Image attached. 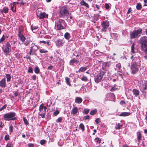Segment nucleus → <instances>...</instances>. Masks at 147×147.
<instances>
[{
	"label": "nucleus",
	"instance_id": "f257e3e1",
	"mask_svg": "<svg viewBox=\"0 0 147 147\" xmlns=\"http://www.w3.org/2000/svg\"><path fill=\"white\" fill-rule=\"evenodd\" d=\"M140 66V63H137L136 62H132L131 63L130 68L131 73L132 74H136L139 70V67Z\"/></svg>",
	"mask_w": 147,
	"mask_h": 147
},
{
	"label": "nucleus",
	"instance_id": "f03ea898",
	"mask_svg": "<svg viewBox=\"0 0 147 147\" xmlns=\"http://www.w3.org/2000/svg\"><path fill=\"white\" fill-rule=\"evenodd\" d=\"M15 113L14 112H10L4 114V119L5 120L10 121L14 120L16 119L15 117Z\"/></svg>",
	"mask_w": 147,
	"mask_h": 147
},
{
	"label": "nucleus",
	"instance_id": "7ed1b4c3",
	"mask_svg": "<svg viewBox=\"0 0 147 147\" xmlns=\"http://www.w3.org/2000/svg\"><path fill=\"white\" fill-rule=\"evenodd\" d=\"M142 30L141 28L135 30L130 33V37L131 38H134L139 37L141 34Z\"/></svg>",
	"mask_w": 147,
	"mask_h": 147
},
{
	"label": "nucleus",
	"instance_id": "20e7f679",
	"mask_svg": "<svg viewBox=\"0 0 147 147\" xmlns=\"http://www.w3.org/2000/svg\"><path fill=\"white\" fill-rule=\"evenodd\" d=\"M104 74V72L102 71H99L95 73L94 76V79L96 82L98 83L100 81Z\"/></svg>",
	"mask_w": 147,
	"mask_h": 147
},
{
	"label": "nucleus",
	"instance_id": "39448f33",
	"mask_svg": "<svg viewBox=\"0 0 147 147\" xmlns=\"http://www.w3.org/2000/svg\"><path fill=\"white\" fill-rule=\"evenodd\" d=\"M69 14V12L66 7L64 6L61 8L59 14L60 17L67 16Z\"/></svg>",
	"mask_w": 147,
	"mask_h": 147
},
{
	"label": "nucleus",
	"instance_id": "423d86ee",
	"mask_svg": "<svg viewBox=\"0 0 147 147\" xmlns=\"http://www.w3.org/2000/svg\"><path fill=\"white\" fill-rule=\"evenodd\" d=\"M32 46L30 47V55H36V52L39 49L38 47L35 45V44L32 43Z\"/></svg>",
	"mask_w": 147,
	"mask_h": 147
},
{
	"label": "nucleus",
	"instance_id": "0eeeda50",
	"mask_svg": "<svg viewBox=\"0 0 147 147\" xmlns=\"http://www.w3.org/2000/svg\"><path fill=\"white\" fill-rule=\"evenodd\" d=\"M10 48H11V46L10 43L8 42H7L3 46L2 49L5 53H9V49Z\"/></svg>",
	"mask_w": 147,
	"mask_h": 147
},
{
	"label": "nucleus",
	"instance_id": "6e6552de",
	"mask_svg": "<svg viewBox=\"0 0 147 147\" xmlns=\"http://www.w3.org/2000/svg\"><path fill=\"white\" fill-rule=\"evenodd\" d=\"M102 28L101 31L104 32H105L109 26V22L107 21H104L102 24Z\"/></svg>",
	"mask_w": 147,
	"mask_h": 147
},
{
	"label": "nucleus",
	"instance_id": "1a4fd4ad",
	"mask_svg": "<svg viewBox=\"0 0 147 147\" xmlns=\"http://www.w3.org/2000/svg\"><path fill=\"white\" fill-rule=\"evenodd\" d=\"M64 21L63 20H60L57 21L56 24L57 29L60 30L63 29V27L62 26V24L63 23Z\"/></svg>",
	"mask_w": 147,
	"mask_h": 147
},
{
	"label": "nucleus",
	"instance_id": "9d476101",
	"mask_svg": "<svg viewBox=\"0 0 147 147\" xmlns=\"http://www.w3.org/2000/svg\"><path fill=\"white\" fill-rule=\"evenodd\" d=\"M22 30H21L20 28L19 29V32L18 33V36L20 38V40L23 42H24L26 40V38L23 35L22 33Z\"/></svg>",
	"mask_w": 147,
	"mask_h": 147
},
{
	"label": "nucleus",
	"instance_id": "9b49d317",
	"mask_svg": "<svg viewBox=\"0 0 147 147\" xmlns=\"http://www.w3.org/2000/svg\"><path fill=\"white\" fill-rule=\"evenodd\" d=\"M147 81H144V83H143L140 85V90L142 91H144L147 89Z\"/></svg>",
	"mask_w": 147,
	"mask_h": 147
},
{
	"label": "nucleus",
	"instance_id": "f8f14e48",
	"mask_svg": "<svg viewBox=\"0 0 147 147\" xmlns=\"http://www.w3.org/2000/svg\"><path fill=\"white\" fill-rule=\"evenodd\" d=\"M37 16L40 19H43L46 17V13L44 12L42 13L38 11L37 13Z\"/></svg>",
	"mask_w": 147,
	"mask_h": 147
},
{
	"label": "nucleus",
	"instance_id": "ddd939ff",
	"mask_svg": "<svg viewBox=\"0 0 147 147\" xmlns=\"http://www.w3.org/2000/svg\"><path fill=\"white\" fill-rule=\"evenodd\" d=\"M78 108L75 107H74L71 111V113L74 115H76L78 112Z\"/></svg>",
	"mask_w": 147,
	"mask_h": 147
},
{
	"label": "nucleus",
	"instance_id": "4468645a",
	"mask_svg": "<svg viewBox=\"0 0 147 147\" xmlns=\"http://www.w3.org/2000/svg\"><path fill=\"white\" fill-rule=\"evenodd\" d=\"M64 41L62 40L59 39L56 41V45L57 47H59L63 45Z\"/></svg>",
	"mask_w": 147,
	"mask_h": 147
},
{
	"label": "nucleus",
	"instance_id": "2eb2a0df",
	"mask_svg": "<svg viewBox=\"0 0 147 147\" xmlns=\"http://www.w3.org/2000/svg\"><path fill=\"white\" fill-rule=\"evenodd\" d=\"M47 108L46 107L43 106V104H42L40 106L39 111L40 112H42L45 113Z\"/></svg>",
	"mask_w": 147,
	"mask_h": 147
},
{
	"label": "nucleus",
	"instance_id": "dca6fc26",
	"mask_svg": "<svg viewBox=\"0 0 147 147\" xmlns=\"http://www.w3.org/2000/svg\"><path fill=\"white\" fill-rule=\"evenodd\" d=\"M6 86L5 80L2 79L0 81V86L2 88L5 87Z\"/></svg>",
	"mask_w": 147,
	"mask_h": 147
},
{
	"label": "nucleus",
	"instance_id": "f3484780",
	"mask_svg": "<svg viewBox=\"0 0 147 147\" xmlns=\"http://www.w3.org/2000/svg\"><path fill=\"white\" fill-rule=\"evenodd\" d=\"M79 62V61L74 58L71 60L70 62V65H73L74 64H77Z\"/></svg>",
	"mask_w": 147,
	"mask_h": 147
},
{
	"label": "nucleus",
	"instance_id": "a211bd4d",
	"mask_svg": "<svg viewBox=\"0 0 147 147\" xmlns=\"http://www.w3.org/2000/svg\"><path fill=\"white\" fill-rule=\"evenodd\" d=\"M82 101V99L80 97H77L76 98L75 102L78 104L81 103Z\"/></svg>",
	"mask_w": 147,
	"mask_h": 147
},
{
	"label": "nucleus",
	"instance_id": "6ab92c4d",
	"mask_svg": "<svg viewBox=\"0 0 147 147\" xmlns=\"http://www.w3.org/2000/svg\"><path fill=\"white\" fill-rule=\"evenodd\" d=\"M9 9L8 7H4L3 9L1 10V12H4L5 13H7L8 12Z\"/></svg>",
	"mask_w": 147,
	"mask_h": 147
},
{
	"label": "nucleus",
	"instance_id": "aec40b11",
	"mask_svg": "<svg viewBox=\"0 0 147 147\" xmlns=\"http://www.w3.org/2000/svg\"><path fill=\"white\" fill-rule=\"evenodd\" d=\"M10 7L11 8V9L13 12H15L16 10V6L15 4L11 3L10 4Z\"/></svg>",
	"mask_w": 147,
	"mask_h": 147
},
{
	"label": "nucleus",
	"instance_id": "412c9836",
	"mask_svg": "<svg viewBox=\"0 0 147 147\" xmlns=\"http://www.w3.org/2000/svg\"><path fill=\"white\" fill-rule=\"evenodd\" d=\"M130 113L128 112H122L119 115L121 116H127L130 115Z\"/></svg>",
	"mask_w": 147,
	"mask_h": 147
},
{
	"label": "nucleus",
	"instance_id": "4be33fe9",
	"mask_svg": "<svg viewBox=\"0 0 147 147\" xmlns=\"http://www.w3.org/2000/svg\"><path fill=\"white\" fill-rule=\"evenodd\" d=\"M80 3L81 5H84L88 8H89V6L88 5L87 3H86V2L83 0H82L80 2Z\"/></svg>",
	"mask_w": 147,
	"mask_h": 147
},
{
	"label": "nucleus",
	"instance_id": "5701e85b",
	"mask_svg": "<svg viewBox=\"0 0 147 147\" xmlns=\"http://www.w3.org/2000/svg\"><path fill=\"white\" fill-rule=\"evenodd\" d=\"M133 92L134 94L136 96H138L139 94V91L136 89H134L133 90Z\"/></svg>",
	"mask_w": 147,
	"mask_h": 147
},
{
	"label": "nucleus",
	"instance_id": "b1692460",
	"mask_svg": "<svg viewBox=\"0 0 147 147\" xmlns=\"http://www.w3.org/2000/svg\"><path fill=\"white\" fill-rule=\"evenodd\" d=\"M34 72L36 74H38L40 72V69L38 66H36L34 69Z\"/></svg>",
	"mask_w": 147,
	"mask_h": 147
},
{
	"label": "nucleus",
	"instance_id": "393cba45",
	"mask_svg": "<svg viewBox=\"0 0 147 147\" xmlns=\"http://www.w3.org/2000/svg\"><path fill=\"white\" fill-rule=\"evenodd\" d=\"M122 126V125H121L120 123H118L116 124L115 127L116 129H119Z\"/></svg>",
	"mask_w": 147,
	"mask_h": 147
},
{
	"label": "nucleus",
	"instance_id": "a878e982",
	"mask_svg": "<svg viewBox=\"0 0 147 147\" xmlns=\"http://www.w3.org/2000/svg\"><path fill=\"white\" fill-rule=\"evenodd\" d=\"M116 74H117L118 77L119 76L121 78H123V73L122 72L120 71H117Z\"/></svg>",
	"mask_w": 147,
	"mask_h": 147
},
{
	"label": "nucleus",
	"instance_id": "bb28decb",
	"mask_svg": "<svg viewBox=\"0 0 147 147\" xmlns=\"http://www.w3.org/2000/svg\"><path fill=\"white\" fill-rule=\"evenodd\" d=\"M136 9L138 10H140L142 8V6L140 3H138L136 6Z\"/></svg>",
	"mask_w": 147,
	"mask_h": 147
},
{
	"label": "nucleus",
	"instance_id": "cd10ccee",
	"mask_svg": "<svg viewBox=\"0 0 147 147\" xmlns=\"http://www.w3.org/2000/svg\"><path fill=\"white\" fill-rule=\"evenodd\" d=\"M141 135L140 132H138L137 133V140L138 141H140L141 140Z\"/></svg>",
	"mask_w": 147,
	"mask_h": 147
},
{
	"label": "nucleus",
	"instance_id": "c85d7f7f",
	"mask_svg": "<svg viewBox=\"0 0 147 147\" xmlns=\"http://www.w3.org/2000/svg\"><path fill=\"white\" fill-rule=\"evenodd\" d=\"M87 69V67H82L80 68L79 70V71L83 72L85 71Z\"/></svg>",
	"mask_w": 147,
	"mask_h": 147
},
{
	"label": "nucleus",
	"instance_id": "c756f323",
	"mask_svg": "<svg viewBox=\"0 0 147 147\" xmlns=\"http://www.w3.org/2000/svg\"><path fill=\"white\" fill-rule=\"evenodd\" d=\"M64 37L65 39L68 40L70 38V35L69 34L68 32H66L64 35Z\"/></svg>",
	"mask_w": 147,
	"mask_h": 147
},
{
	"label": "nucleus",
	"instance_id": "7c9ffc66",
	"mask_svg": "<svg viewBox=\"0 0 147 147\" xmlns=\"http://www.w3.org/2000/svg\"><path fill=\"white\" fill-rule=\"evenodd\" d=\"M131 53L132 54H134L135 53V52L134 51V43H133L131 47Z\"/></svg>",
	"mask_w": 147,
	"mask_h": 147
},
{
	"label": "nucleus",
	"instance_id": "2f4dec72",
	"mask_svg": "<svg viewBox=\"0 0 147 147\" xmlns=\"http://www.w3.org/2000/svg\"><path fill=\"white\" fill-rule=\"evenodd\" d=\"M97 112V110L96 109H95L94 110L91 111L90 114L92 115H93L96 113Z\"/></svg>",
	"mask_w": 147,
	"mask_h": 147
},
{
	"label": "nucleus",
	"instance_id": "473e14b6",
	"mask_svg": "<svg viewBox=\"0 0 147 147\" xmlns=\"http://www.w3.org/2000/svg\"><path fill=\"white\" fill-rule=\"evenodd\" d=\"M15 56L16 57L18 58H20L22 57V54L18 53H16L15 54Z\"/></svg>",
	"mask_w": 147,
	"mask_h": 147
},
{
	"label": "nucleus",
	"instance_id": "72a5a7b5",
	"mask_svg": "<svg viewBox=\"0 0 147 147\" xmlns=\"http://www.w3.org/2000/svg\"><path fill=\"white\" fill-rule=\"evenodd\" d=\"M6 77L7 82H9L10 81L11 79V76L9 74H7L6 75Z\"/></svg>",
	"mask_w": 147,
	"mask_h": 147
},
{
	"label": "nucleus",
	"instance_id": "f704fd0d",
	"mask_svg": "<svg viewBox=\"0 0 147 147\" xmlns=\"http://www.w3.org/2000/svg\"><path fill=\"white\" fill-rule=\"evenodd\" d=\"M65 80H66V83L67 85H69V86H71V84L69 82V79L67 78V77H66L65 78Z\"/></svg>",
	"mask_w": 147,
	"mask_h": 147
},
{
	"label": "nucleus",
	"instance_id": "c9c22d12",
	"mask_svg": "<svg viewBox=\"0 0 147 147\" xmlns=\"http://www.w3.org/2000/svg\"><path fill=\"white\" fill-rule=\"evenodd\" d=\"M38 27L37 26H34L33 25H32L31 26V29L32 31L34 30H36L38 29Z\"/></svg>",
	"mask_w": 147,
	"mask_h": 147
},
{
	"label": "nucleus",
	"instance_id": "e433bc0d",
	"mask_svg": "<svg viewBox=\"0 0 147 147\" xmlns=\"http://www.w3.org/2000/svg\"><path fill=\"white\" fill-rule=\"evenodd\" d=\"M79 127L83 131L84 130V126L83 123H80L79 125Z\"/></svg>",
	"mask_w": 147,
	"mask_h": 147
},
{
	"label": "nucleus",
	"instance_id": "4c0bfd02",
	"mask_svg": "<svg viewBox=\"0 0 147 147\" xmlns=\"http://www.w3.org/2000/svg\"><path fill=\"white\" fill-rule=\"evenodd\" d=\"M81 80L85 82H86L88 81V79L85 76H84L82 77L81 78Z\"/></svg>",
	"mask_w": 147,
	"mask_h": 147
},
{
	"label": "nucleus",
	"instance_id": "58836bf2",
	"mask_svg": "<svg viewBox=\"0 0 147 147\" xmlns=\"http://www.w3.org/2000/svg\"><path fill=\"white\" fill-rule=\"evenodd\" d=\"M23 119L24 123L26 125H28L29 124L28 121L26 118H25V117H23Z\"/></svg>",
	"mask_w": 147,
	"mask_h": 147
},
{
	"label": "nucleus",
	"instance_id": "ea45409f",
	"mask_svg": "<svg viewBox=\"0 0 147 147\" xmlns=\"http://www.w3.org/2000/svg\"><path fill=\"white\" fill-rule=\"evenodd\" d=\"M89 111V109H85L84 110L83 112L85 114H87L88 113Z\"/></svg>",
	"mask_w": 147,
	"mask_h": 147
},
{
	"label": "nucleus",
	"instance_id": "a19ab883",
	"mask_svg": "<svg viewBox=\"0 0 147 147\" xmlns=\"http://www.w3.org/2000/svg\"><path fill=\"white\" fill-rule=\"evenodd\" d=\"M39 51L41 53H46L48 52L47 50L43 49H40Z\"/></svg>",
	"mask_w": 147,
	"mask_h": 147
},
{
	"label": "nucleus",
	"instance_id": "79ce46f5",
	"mask_svg": "<svg viewBox=\"0 0 147 147\" xmlns=\"http://www.w3.org/2000/svg\"><path fill=\"white\" fill-rule=\"evenodd\" d=\"M46 142V141L45 140H42L40 141V144L41 145H44Z\"/></svg>",
	"mask_w": 147,
	"mask_h": 147
},
{
	"label": "nucleus",
	"instance_id": "37998d69",
	"mask_svg": "<svg viewBox=\"0 0 147 147\" xmlns=\"http://www.w3.org/2000/svg\"><path fill=\"white\" fill-rule=\"evenodd\" d=\"M5 39V36L4 35H3L1 38L0 39V43L3 42Z\"/></svg>",
	"mask_w": 147,
	"mask_h": 147
},
{
	"label": "nucleus",
	"instance_id": "c03bdc74",
	"mask_svg": "<svg viewBox=\"0 0 147 147\" xmlns=\"http://www.w3.org/2000/svg\"><path fill=\"white\" fill-rule=\"evenodd\" d=\"M116 66L117 67V70L120 69L121 68V65L120 63H119L116 65Z\"/></svg>",
	"mask_w": 147,
	"mask_h": 147
},
{
	"label": "nucleus",
	"instance_id": "a18cd8bd",
	"mask_svg": "<svg viewBox=\"0 0 147 147\" xmlns=\"http://www.w3.org/2000/svg\"><path fill=\"white\" fill-rule=\"evenodd\" d=\"M105 66L106 67H109L111 65V63L110 62H108L104 63Z\"/></svg>",
	"mask_w": 147,
	"mask_h": 147
},
{
	"label": "nucleus",
	"instance_id": "49530a36",
	"mask_svg": "<svg viewBox=\"0 0 147 147\" xmlns=\"http://www.w3.org/2000/svg\"><path fill=\"white\" fill-rule=\"evenodd\" d=\"M28 72L29 73H32L33 72V70L31 67H29L28 68Z\"/></svg>",
	"mask_w": 147,
	"mask_h": 147
},
{
	"label": "nucleus",
	"instance_id": "de8ad7c7",
	"mask_svg": "<svg viewBox=\"0 0 147 147\" xmlns=\"http://www.w3.org/2000/svg\"><path fill=\"white\" fill-rule=\"evenodd\" d=\"M6 147H13V145L11 142H9L7 144Z\"/></svg>",
	"mask_w": 147,
	"mask_h": 147
},
{
	"label": "nucleus",
	"instance_id": "09e8293b",
	"mask_svg": "<svg viewBox=\"0 0 147 147\" xmlns=\"http://www.w3.org/2000/svg\"><path fill=\"white\" fill-rule=\"evenodd\" d=\"M62 120V118L61 117H59L57 119L56 121L57 122H61Z\"/></svg>",
	"mask_w": 147,
	"mask_h": 147
},
{
	"label": "nucleus",
	"instance_id": "8fccbe9b",
	"mask_svg": "<svg viewBox=\"0 0 147 147\" xmlns=\"http://www.w3.org/2000/svg\"><path fill=\"white\" fill-rule=\"evenodd\" d=\"M39 115L41 116L42 118H45V113L44 112L43 114L40 113Z\"/></svg>",
	"mask_w": 147,
	"mask_h": 147
},
{
	"label": "nucleus",
	"instance_id": "3c124183",
	"mask_svg": "<svg viewBox=\"0 0 147 147\" xmlns=\"http://www.w3.org/2000/svg\"><path fill=\"white\" fill-rule=\"evenodd\" d=\"M7 107V105H4L2 107L0 108V111H2L3 110L5 109Z\"/></svg>",
	"mask_w": 147,
	"mask_h": 147
},
{
	"label": "nucleus",
	"instance_id": "603ef678",
	"mask_svg": "<svg viewBox=\"0 0 147 147\" xmlns=\"http://www.w3.org/2000/svg\"><path fill=\"white\" fill-rule=\"evenodd\" d=\"M95 140H96V142L98 143H100V142L101 140L99 138H96L95 139Z\"/></svg>",
	"mask_w": 147,
	"mask_h": 147
},
{
	"label": "nucleus",
	"instance_id": "864d4df0",
	"mask_svg": "<svg viewBox=\"0 0 147 147\" xmlns=\"http://www.w3.org/2000/svg\"><path fill=\"white\" fill-rule=\"evenodd\" d=\"M4 126V125L2 121L0 120V127L3 128Z\"/></svg>",
	"mask_w": 147,
	"mask_h": 147
},
{
	"label": "nucleus",
	"instance_id": "5fc2aeb1",
	"mask_svg": "<svg viewBox=\"0 0 147 147\" xmlns=\"http://www.w3.org/2000/svg\"><path fill=\"white\" fill-rule=\"evenodd\" d=\"M5 139V140L7 141L9 139V137L8 135H6L4 138Z\"/></svg>",
	"mask_w": 147,
	"mask_h": 147
},
{
	"label": "nucleus",
	"instance_id": "6e6d98bb",
	"mask_svg": "<svg viewBox=\"0 0 147 147\" xmlns=\"http://www.w3.org/2000/svg\"><path fill=\"white\" fill-rule=\"evenodd\" d=\"M89 118L90 117L89 115L85 116H84V117H83V119L85 120L88 119H89Z\"/></svg>",
	"mask_w": 147,
	"mask_h": 147
},
{
	"label": "nucleus",
	"instance_id": "4d7b16f0",
	"mask_svg": "<svg viewBox=\"0 0 147 147\" xmlns=\"http://www.w3.org/2000/svg\"><path fill=\"white\" fill-rule=\"evenodd\" d=\"M59 113V111L56 110L55 112L54 113V115L55 116H56Z\"/></svg>",
	"mask_w": 147,
	"mask_h": 147
},
{
	"label": "nucleus",
	"instance_id": "13d9d810",
	"mask_svg": "<svg viewBox=\"0 0 147 147\" xmlns=\"http://www.w3.org/2000/svg\"><path fill=\"white\" fill-rule=\"evenodd\" d=\"M9 129H10V133H12V132H13V126H12V125H11V126H10Z\"/></svg>",
	"mask_w": 147,
	"mask_h": 147
},
{
	"label": "nucleus",
	"instance_id": "bf43d9fd",
	"mask_svg": "<svg viewBox=\"0 0 147 147\" xmlns=\"http://www.w3.org/2000/svg\"><path fill=\"white\" fill-rule=\"evenodd\" d=\"M117 88L114 87H113L111 89L110 91L112 92L115 91Z\"/></svg>",
	"mask_w": 147,
	"mask_h": 147
},
{
	"label": "nucleus",
	"instance_id": "052dcab7",
	"mask_svg": "<svg viewBox=\"0 0 147 147\" xmlns=\"http://www.w3.org/2000/svg\"><path fill=\"white\" fill-rule=\"evenodd\" d=\"M28 147H34V144H33L29 143L28 144Z\"/></svg>",
	"mask_w": 147,
	"mask_h": 147
},
{
	"label": "nucleus",
	"instance_id": "680f3d73",
	"mask_svg": "<svg viewBox=\"0 0 147 147\" xmlns=\"http://www.w3.org/2000/svg\"><path fill=\"white\" fill-rule=\"evenodd\" d=\"M120 104L121 105H123L125 104V102L123 100H121L120 102Z\"/></svg>",
	"mask_w": 147,
	"mask_h": 147
},
{
	"label": "nucleus",
	"instance_id": "e2e57ef3",
	"mask_svg": "<svg viewBox=\"0 0 147 147\" xmlns=\"http://www.w3.org/2000/svg\"><path fill=\"white\" fill-rule=\"evenodd\" d=\"M36 75H34L32 76V78L33 80H35L36 79Z\"/></svg>",
	"mask_w": 147,
	"mask_h": 147
},
{
	"label": "nucleus",
	"instance_id": "0e129e2a",
	"mask_svg": "<svg viewBox=\"0 0 147 147\" xmlns=\"http://www.w3.org/2000/svg\"><path fill=\"white\" fill-rule=\"evenodd\" d=\"M19 94V92L18 91H17L14 93V96H18Z\"/></svg>",
	"mask_w": 147,
	"mask_h": 147
},
{
	"label": "nucleus",
	"instance_id": "69168bd1",
	"mask_svg": "<svg viewBox=\"0 0 147 147\" xmlns=\"http://www.w3.org/2000/svg\"><path fill=\"white\" fill-rule=\"evenodd\" d=\"M105 8L106 9H108L109 7V5L108 4H107V3L105 4Z\"/></svg>",
	"mask_w": 147,
	"mask_h": 147
},
{
	"label": "nucleus",
	"instance_id": "338daca9",
	"mask_svg": "<svg viewBox=\"0 0 147 147\" xmlns=\"http://www.w3.org/2000/svg\"><path fill=\"white\" fill-rule=\"evenodd\" d=\"M131 7H130L129 9H128V11L127 12V14H129V13H130L131 12Z\"/></svg>",
	"mask_w": 147,
	"mask_h": 147
},
{
	"label": "nucleus",
	"instance_id": "774afa93",
	"mask_svg": "<svg viewBox=\"0 0 147 147\" xmlns=\"http://www.w3.org/2000/svg\"><path fill=\"white\" fill-rule=\"evenodd\" d=\"M99 118H97V119L95 120V122L97 123V124H98V121H99Z\"/></svg>",
	"mask_w": 147,
	"mask_h": 147
}]
</instances>
